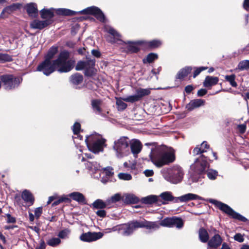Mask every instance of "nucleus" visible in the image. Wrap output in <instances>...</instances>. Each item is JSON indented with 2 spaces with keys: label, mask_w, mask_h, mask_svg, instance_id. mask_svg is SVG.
Returning <instances> with one entry per match:
<instances>
[{
  "label": "nucleus",
  "mask_w": 249,
  "mask_h": 249,
  "mask_svg": "<svg viewBox=\"0 0 249 249\" xmlns=\"http://www.w3.org/2000/svg\"><path fill=\"white\" fill-rule=\"evenodd\" d=\"M69 53L67 51H63L59 55L57 59L53 63L51 61L45 59V61L37 67L38 71H41L48 76L55 70L60 72L70 71L73 67L74 61L68 60Z\"/></svg>",
  "instance_id": "1"
},
{
  "label": "nucleus",
  "mask_w": 249,
  "mask_h": 249,
  "mask_svg": "<svg viewBox=\"0 0 249 249\" xmlns=\"http://www.w3.org/2000/svg\"><path fill=\"white\" fill-rule=\"evenodd\" d=\"M150 158L157 167L160 168L175 161V152L171 148L165 146L157 147L151 150Z\"/></svg>",
  "instance_id": "2"
},
{
  "label": "nucleus",
  "mask_w": 249,
  "mask_h": 249,
  "mask_svg": "<svg viewBox=\"0 0 249 249\" xmlns=\"http://www.w3.org/2000/svg\"><path fill=\"white\" fill-rule=\"evenodd\" d=\"M160 227L159 224L156 222H150L146 220L133 221L127 224L121 225L118 230L121 233L125 236H127L133 232L137 229L140 228H145L147 229L155 230Z\"/></svg>",
  "instance_id": "3"
},
{
  "label": "nucleus",
  "mask_w": 249,
  "mask_h": 249,
  "mask_svg": "<svg viewBox=\"0 0 249 249\" xmlns=\"http://www.w3.org/2000/svg\"><path fill=\"white\" fill-rule=\"evenodd\" d=\"M56 12L58 14L65 16L75 15L77 13L91 14L93 15L100 21L104 22L105 20V17L103 12L99 8L95 6L88 7L79 12H75L64 8L58 9Z\"/></svg>",
  "instance_id": "4"
},
{
  "label": "nucleus",
  "mask_w": 249,
  "mask_h": 249,
  "mask_svg": "<svg viewBox=\"0 0 249 249\" xmlns=\"http://www.w3.org/2000/svg\"><path fill=\"white\" fill-rule=\"evenodd\" d=\"M129 140L126 137H121L114 142L113 149L117 158L122 159L130 154Z\"/></svg>",
  "instance_id": "5"
},
{
  "label": "nucleus",
  "mask_w": 249,
  "mask_h": 249,
  "mask_svg": "<svg viewBox=\"0 0 249 249\" xmlns=\"http://www.w3.org/2000/svg\"><path fill=\"white\" fill-rule=\"evenodd\" d=\"M85 142L89 149L94 153H97L103 150V146L105 142V140L102 136L96 133H93L87 136Z\"/></svg>",
  "instance_id": "6"
},
{
  "label": "nucleus",
  "mask_w": 249,
  "mask_h": 249,
  "mask_svg": "<svg viewBox=\"0 0 249 249\" xmlns=\"http://www.w3.org/2000/svg\"><path fill=\"white\" fill-rule=\"evenodd\" d=\"M161 172L163 174L165 172H168L169 180L173 183H178L181 181L183 176V173L181 168L178 166H174L171 169H163Z\"/></svg>",
  "instance_id": "7"
},
{
  "label": "nucleus",
  "mask_w": 249,
  "mask_h": 249,
  "mask_svg": "<svg viewBox=\"0 0 249 249\" xmlns=\"http://www.w3.org/2000/svg\"><path fill=\"white\" fill-rule=\"evenodd\" d=\"M6 89H11L18 87L21 82V79L18 77H14L11 75H2L0 78Z\"/></svg>",
  "instance_id": "8"
},
{
  "label": "nucleus",
  "mask_w": 249,
  "mask_h": 249,
  "mask_svg": "<svg viewBox=\"0 0 249 249\" xmlns=\"http://www.w3.org/2000/svg\"><path fill=\"white\" fill-rule=\"evenodd\" d=\"M217 206L220 210L231 216L232 218L243 222L247 221V219L246 217L234 211L228 205L221 202H217Z\"/></svg>",
  "instance_id": "9"
},
{
  "label": "nucleus",
  "mask_w": 249,
  "mask_h": 249,
  "mask_svg": "<svg viewBox=\"0 0 249 249\" xmlns=\"http://www.w3.org/2000/svg\"><path fill=\"white\" fill-rule=\"evenodd\" d=\"M208 163L205 158L201 156L197 159L194 164L192 165L191 168L194 170V172L198 174H202L207 168Z\"/></svg>",
  "instance_id": "10"
},
{
  "label": "nucleus",
  "mask_w": 249,
  "mask_h": 249,
  "mask_svg": "<svg viewBox=\"0 0 249 249\" xmlns=\"http://www.w3.org/2000/svg\"><path fill=\"white\" fill-rule=\"evenodd\" d=\"M103 236V234L100 232H88L81 234L80 239L85 242H90L101 238Z\"/></svg>",
  "instance_id": "11"
},
{
  "label": "nucleus",
  "mask_w": 249,
  "mask_h": 249,
  "mask_svg": "<svg viewBox=\"0 0 249 249\" xmlns=\"http://www.w3.org/2000/svg\"><path fill=\"white\" fill-rule=\"evenodd\" d=\"M222 239L218 234H215L208 242V249H215L219 247L222 242Z\"/></svg>",
  "instance_id": "12"
},
{
  "label": "nucleus",
  "mask_w": 249,
  "mask_h": 249,
  "mask_svg": "<svg viewBox=\"0 0 249 249\" xmlns=\"http://www.w3.org/2000/svg\"><path fill=\"white\" fill-rule=\"evenodd\" d=\"M202 198L194 194L188 193L179 197H176L175 202H186L193 200H202Z\"/></svg>",
  "instance_id": "13"
},
{
  "label": "nucleus",
  "mask_w": 249,
  "mask_h": 249,
  "mask_svg": "<svg viewBox=\"0 0 249 249\" xmlns=\"http://www.w3.org/2000/svg\"><path fill=\"white\" fill-rule=\"evenodd\" d=\"M129 143L131 152L134 156L137 155L141 151L142 145L139 140L132 139L129 141Z\"/></svg>",
  "instance_id": "14"
},
{
  "label": "nucleus",
  "mask_w": 249,
  "mask_h": 249,
  "mask_svg": "<svg viewBox=\"0 0 249 249\" xmlns=\"http://www.w3.org/2000/svg\"><path fill=\"white\" fill-rule=\"evenodd\" d=\"M205 100L201 99H196L191 100L189 103H188L186 108L187 110L191 111L194 109L199 107L201 106H203L205 104Z\"/></svg>",
  "instance_id": "15"
},
{
  "label": "nucleus",
  "mask_w": 249,
  "mask_h": 249,
  "mask_svg": "<svg viewBox=\"0 0 249 249\" xmlns=\"http://www.w3.org/2000/svg\"><path fill=\"white\" fill-rule=\"evenodd\" d=\"M50 22L48 20L40 21L35 20L30 24V26L33 29H42L49 25Z\"/></svg>",
  "instance_id": "16"
},
{
  "label": "nucleus",
  "mask_w": 249,
  "mask_h": 249,
  "mask_svg": "<svg viewBox=\"0 0 249 249\" xmlns=\"http://www.w3.org/2000/svg\"><path fill=\"white\" fill-rule=\"evenodd\" d=\"M86 63L85 74L87 76H91L93 73V67L95 65V60H88Z\"/></svg>",
  "instance_id": "17"
},
{
  "label": "nucleus",
  "mask_w": 249,
  "mask_h": 249,
  "mask_svg": "<svg viewBox=\"0 0 249 249\" xmlns=\"http://www.w3.org/2000/svg\"><path fill=\"white\" fill-rule=\"evenodd\" d=\"M22 198L29 205L33 204L34 198L32 193L28 190H25L23 191L21 195Z\"/></svg>",
  "instance_id": "18"
},
{
  "label": "nucleus",
  "mask_w": 249,
  "mask_h": 249,
  "mask_svg": "<svg viewBox=\"0 0 249 249\" xmlns=\"http://www.w3.org/2000/svg\"><path fill=\"white\" fill-rule=\"evenodd\" d=\"M219 79L217 77L207 76L203 82V86L205 87H211L217 84Z\"/></svg>",
  "instance_id": "19"
},
{
  "label": "nucleus",
  "mask_w": 249,
  "mask_h": 249,
  "mask_svg": "<svg viewBox=\"0 0 249 249\" xmlns=\"http://www.w3.org/2000/svg\"><path fill=\"white\" fill-rule=\"evenodd\" d=\"M26 10L30 16L36 17L37 15L38 10L36 4L31 3L26 6Z\"/></svg>",
  "instance_id": "20"
},
{
  "label": "nucleus",
  "mask_w": 249,
  "mask_h": 249,
  "mask_svg": "<svg viewBox=\"0 0 249 249\" xmlns=\"http://www.w3.org/2000/svg\"><path fill=\"white\" fill-rule=\"evenodd\" d=\"M209 148V145H208L206 142H203L200 145V146H196L193 150V153L195 155H197L207 151V149Z\"/></svg>",
  "instance_id": "21"
},
{
  "label": "nucleus",
  "mask_w": 249,
  "mask_h": 249,
  "mask_svg": "<svg viewBox=\"0 0 249 249\" xmlns=\"http://www.w3.org/2000/svg\"><path fill=\"white\" fill-rule=\"evenodd\" d=\"M86 167L89 169L91 171H95L96 172L97 171L100 172L101 173L102 167L97 162L93 161H88L86 163Z\"/></svg>",
  "instance_id": "22"
},
{
  "label": "nucleus",
  "mask_w": 249,
  "mask_h": 249,
  "mask_svg": "<svg viewBox=\"0 0 249 249\" xmlns=\"http://www.w3.org/2000/svg\"><path fill=\"white\" fill-rule=\"evenodd\" d=\"M121 195L119 194H116L111 197L107 199L106 202L107 205V208H110L114 206V204L121 199Z\"/></svg>",
  "instance_id": "23"
},
{
  "label": "nucleus",
  "mask_w": 249,
  "mask_h": 249,
  "mask_svg": "<svg viewBox=\"0 0 249 249\" xmlns=\"http://www.w3.org/2000/svg\"><path fill=\"white\" fill-rule=\"evenodd\" d=\"M135 44H145L151 48H155L159 47L161 44V42L160 41L158 40H153L149 42H145L143 41H139L136 42Z\"/></svg>",
  "instance_id": "24"
},
{
  "label": "nucleus",
  "mask_w": 249,
  "mask_h": 249,
  "mask_svg": "<svg viewBox=\"0 0 249 249\" xmlns=\"http://www.w3.org/2000/svg\"><path fill=\"white\" fill-rule=\"evenodd\" d=\"M192 70L191 67H186L181 69L177 75V78L182 79L184 77L187 76V75Z\"/></svg>",
  "instance_id": "25"
},
{
  "label": "nucleus",
  "mask_w": 249,
  "mask_h": 249,
  "mask_svg": "<svg viewBox=\"0 0 249 249\" xmlns=\"http://www.w3.org/2000/svg\"><path fill=\"white\" fill-rule=\"evenodd\" d=\"M70 79L71 83L74 85H77L82 83L83 80V77L81 74L78 73H76L72 75L70 77Z\"/></svg>",
  "instance_id": "26"
},
{
  "label": "nucleus",
  "mask_w": 249,
  "mask_h": 249,
  "mask_svg": "<svg viewBox=\"0 0 249 249\" xmlns=\"http://www.w3.org/2000/svg\"><path fill=\"white\" fill-rule=\"evenodd\" d=\"M53 9H43L40 11L41 17L44 19H50L53 17Z\"/></svg>",
  "instance_id": "27"
},
{
  "label": "nucleus",
  "mask_w": 249,
  "mask_h": 249,
  "mask_svg": "<svg viewBox=\"0 0 249 249\" xmlns=\"http://www.w3.org/2000/svg\"><path fill=\"white\" fill-rule=\"evenodd\" d=\"M69 196L78 202H84L85 201V197L83 194L79 192H73L69 195Z\"/></svg>",
  "instance_id": "28"
},
{
  "label": "nucleus",
  "mask_w": 249,
  "mask_h": 249,
  "mask_svg": "<svg viewBox=\"0 0 249 249\" xmlns=\"http://www.w3.org/2000/svg\"><path fill=\"white\" fill-rule=\"evenodd\" d=\"M199 238L203 243H206L209 240V234L207 231L203 229H200L199 230Z\"/></svg>",
  "instance_id": "29"
},
{
  "label": "nucleus",
  "mask_w": 249,
  "mask_h": 249,
  "mask_svg": "<svg viewBox=\"0 0 249 249\" xmlns=\"http://www.w3.org/2000/svg\"><path fill=\"white\" fill-rule=\"evenodd\" d=\"M160 196L165 201H174L175 202L176 198V197L172 195V193L170 192H163L160 195Z\"/></svg>",
  "instance_id": "30"
},
{
  "label": "nucleus",
  "mask_w": 249,
  "mask_h": 249,
  "mask_svg": "<svg viewBox=\"0 0 249 249\" xmlns=\"http://www.w3.org/2000/svg\"><path fill=\"white\" fill-rule=\"evenodd\" d=\"M92 206L94 208L96 209H104L105 208H107V205L106 201H103L102 199H97L93 203Z\"/></svg>",
  "instance_id": "31"
},
{
  "label": "nucleus",
  "mask_w": 249,
  "mask_h": 249,
  "mask_svg": "<svg viewBox=\"0 0 249 249\" xmlns=\"http://www.w3.org/2000/svg\"><path fill=\"white\" fill-rule=\"evenodd\" d=\"M58 48L57 47H52L49 50L45 57V59L50 60L53 57L54 55L57 53Z\"/></svg>",
  "instance_id": "32"
},
{
  "label": "nucleus",
  "mask_w": 249,
  "mask_h": 249,
  "mask_svg": "<svg viewBox=\"0 0 249 249\" xmlns=\"http://www.w3.org/2000/svg\"><path fill=\"white\" fill-rule=\"evenodd\" d=\"M101 102L99 100H93L91 102V105L94 111L97 113H100L101 112V109L100 108Z\"/></svg>",
  "instance_id": "33"
},
{
  "label": "nucleus",
  "mask_w": 249,
  "mask_h": 249,
  "mask_svg": "<svg viewBox=\"0 0 249 249\" xmlns=\"http://www.w3.org/2000/svg\"><path fill=\"white\" fill-rule=\"evenodd\" d=\"M174 217L166 218L160 222V225L164 227H173V223H174Z\"/></svg>",
  "instance_id": "34"
},
{
  "label": "nucleus",
  "mask_w": 249,
  "mask_h": 249,
  "mask_svg": "<svg viewBox=\"0 0 249 249\" xmlns=\"http://www.w3.org/2000/svg\"><path fill=\"white\" fill-rule=\"evenodd\" d=\"M105 29L107 32L109 34L111 35L114 37V38L117 40H119L120 38H121V35H120V34L112 27H106Z\"/></svg>",
  "instance_id": "35"
},
{
  "label": "nucleus",
  "mask_w": 249,
  "mask_h": 249,
  "mask_svg": "<svg viewBox=\"0 0 249 249\" xmlns=\"http://www.w3.org/2000/svg\"><path fill=\"white\" fill-rule=\"evenodd\" d=\"M61 243L60 239L58 237H53L48 239L47 241V244L51 247H56Z\"/></svg>",
  "instance_id": "36"
},
{
  "label": "nucleus",
  "mask_w": 249,
  "mask_h": 249,
  "mask_svg": "<svg viewBox=\"0 0 249 249\" xmlns=\"http://www.w3.org/2000/svg\"><path fill=\"white\" fill-rule=\"evenodd\" d=\"M235 75L234 74H231L230 75H226L225 76V80L229 82L230 85L233 87H236L237 86V84L235 82Z\"/></svg>",
  "instance_id": "37"
},
{
  "label": "nucleus",
  "mask_w": 249,
  "mask_h": 249,
  "mask_svg": "<svg viewBox=\"0 0 249 249\" xmlns=\"http://www.w3.org/2000/svg\"><path fill=\"white\" fill-rule=\"evenodd\" d=\"M81 129V125L80 124L78 123H75L73 126H72V131L74 135H76L77 136L78 138H79L80 140H82V136L79 135V133Z\"/></svg>",
  "instance_id": "38"
},
{
  "label": "nucleus",
  "mask_w": 249,
  "mask_h": 249,
  "mask_svg": "<svg viewBox=\"0 0 249 249\" xmlns=\"http://www.w3.org/2000/svg\"><path fill=\"white\" fill-rule=\"evenodd\" d=\"M150 93L149 89H139L137 90L136 94L140 99L142 97L148 95Z\"/></svg>",
  "instance_id": "39"
},
{
  "label": "nucleus",
  "mask_w": 249,
  "mask_h": 249,
  "mask_svg": "<svg viewBox=\"0 0 249 249\" xmlns=\"http://www.w3.org/2000/svg\"><path fill=\"white\" fill-rule=\"evenodd\" d=\"M238 69L240 71L249 69V60H245L241 61L238 65Z\"/></svg>",
  "instance_id": "40"
},
{
  "label": "nucleus",
  "mask_w": 249,
  "mask_h": 249,
  "mask_svg": "<svg viewBox=\"0 0 249 249\" xmlns=\"http://www.w3.org/2000/svg\"><path fill=\"white\" fill-rule=\"evenodd\" d=\"M158 58V55L156 53H150L148 54L146 57L143 59V63H151Z\"/></svg>",
  "instance_id": "41"
},
{
  "label": "nucleus",
  "mask_w": 249,
  "mask_h": 249,
  "mask_svg": "<svg viewBox=\"0 0 249 249\" xmlns=\"http://www.w3.org/2000/svg\"><path fill=\"white\" fill-rule=\"evenodd\" d=\"M102 174H105L107 177H111L113 174V169L111 167H107L105 168H102L101 171V173H100V176H101Z\"/></svg>",
  "instance_id": "42"
},
{
  "label": "nucleus",
  "mask_w": 249,
  "mask_h": 249,
  "mask_svg": "<svg viewBox=\"0 0 249 249\" xmlns=\"http://www.w3.org/2000/svg\"><path fill=\"white\" fill-rule=\"evenodd\" d=\"M12 60L11 56L4 53H0V63L10 62Z\"/></svg>",
  "instance_id": "43"
},
{
  "label": "nucleus",
  "mask_w": 249,
  "mask_h": 249,
  "mask_svg": "<svg viewBox=\"0 0 249 249\" xmlns=\"http://www.w3.org/2000/svg\"><path fill=\"white\" fill-rule=\"evenodd\" d=\"M123 98H116V105L118 110H124L127 107V105L124 102Z\"/></svg>",
  "instance_id": "44"
},
{
  "label": "nucleus",
  "mask_w": 249,
  "mask_h": 249,
  "mask_svg": "<svg viewBox=\"0 0 249 249\" xmlns=\"http://www.w3.org/2000/svg\"><path fill=\"white\" fill-rule=\"evenodd\" d=\"M124 200L127 202L134 203L138 201V198L133 195L128 194L125 196Z\"/></svg>",
  "instance_id": "45"
},
{
  "label": "nucleus",
  "mask_w": 249,
  "mask_h": 249,
  "mask_svg": "<svg viewBox=\"0 0 249 249\" xmlns=\"http://www.w3.org/2000/svg\"><path fill=\"white\" fill-rule=\"evenodd\" d=\"M143 202L146 204H151L158 200V197L156 196H149L143 198Z\"/></svg>",
  "instance_id": "46"
},
{
  "label": "nucleus",
  "mask_w": 249,
  "mask_h": 249,
  "mask_svg": "<svg viewBox=\"0 0 249 249\" xmlns=\"http://www.w3.org/2000/svg\"><path fill=\"white\" fill-rule=\"evenodd\" d=\"M123 100L125 102L134 103L139 101L140 99L136 94L135 95H130L126 97L123 98Z\"/></svg>",
  "instance_id": "47"
},
{
  "label": "nucleus",
  "mask_w": 249,
  "mask_h": 249,
  "mask_svg": "<svg viewBox=\"0 0 249 249\" xmlns=\"http://www.w3.org/2000/svg\"><path fill=\"white\" fill-rule=\"evenodd\" d=\"M70 232L71 231L68 229H65L63 230H62L58 233V238L60 239H66L68 238Z\"/></svg>",
  "instance_id": "48"
},
{
  "label": "nucleus",
  "mask_w": 249,
  "mask_h": 249,
  "mask_svg": "<svg viewBox=\"0 0 249 249\" xmlns=\"http://www.w3.org/2000/svg\"><path fill=\"white\" fill-rule=\"evenodd\" d=\"M174 221L173 223V227L176 226L178 228H181L182 227L183 222L181 219L174 217Z\"/></svg>",
  "instance_id": "49"
},
{
  "label": "nucleus",
  "mask_w": 249,
  "mask_h": 249,
  "mask_svg": "<svg viewBox=\"0 0 249 249\" xmlns=\"http://www.w3.org/2000/svg\"><path fill=\"white\" fill-rule=\"evenodd\" d=\"M118 178L122 180H130L132 179V176L128 173H121L118 174Z\"/></svg>",
  "instance_id": "50"
},
{
  "label": "nucleus",
  "mask_w": 249,
  "mask_h": 249,
  "mask_svg": "<svg viewBox=\"0 0 249 249\" xmlns=\"http://www.w3.org/2000/svg\"><path fill=\"white\" fill-rule=\"evenodd\" d=\"M207 176L210 179H215L218 175V173L213 170H209L207 172Z\"/></svg>",
  "instance_id": "51"
},
{
  "label": "nucleus",
  "mask_w": 249,
  "mask_h": 249,
  "mask_svg": "<svg viewBox=\"0 0 249 249\" xmlns=\"http://www.w3.org/2000/svg\"><path fill=\"white\" fill-rule=\"evenodd\" d=\"M85 68H86L85 62L80 61L77 63V64L75 67V70L76 71H81L83 69L85 70Z\"/></svg>",
  "instance_id": "52"
},
{
  "label": "nucleus",
  "mask_w": 249,
  "mask_h": 249,
  "mask_svg": "<svg viewBox=\"0 0 249 249\" xmlns=\"http://www.w3.org/2000/svg\"><path fill=\"white\" fill-rule=\"evenodd\" d=\"M207 68H208L206 67H201L196 68L194 72V78H195L196 76H197L202 71L207 70Z\"/></svg>",
  "instance_id": "53"
},
{
  "label": "nucleus",
  "mask_w": 249,
  "mask_h": 249,
  "mask_svg": "<svg viewBox=\"0 0 249 249\" xmlns=\"http://www.w3.org/2000/svg\"><path fill=\"white\" fill-rule=\"evenodd\" d=\"M234 239L235 240L240 243L243 242L244 240L243 236L240 233L236 234L234 236Z\"/></svg>",
  "instance_id": "54"
},
{
  "label": "nucleus",
  "mask_w": 249,
  "mask_h": 249,
  "mask_svg": "<svg viewBox=\"0 0 249 249\" xmlns=\"http://www.w3.org/2000/svg\"><path fill=\"white\" fill-rule=\"evenodd\" d=\"M46 245L45 242L43 240H40L38 245L36 247V249H45Z\"/></svg>",
  "instance_id": "55"
},
{
  "label": "nucleus",
  "mask_w": 249,
  "mask_h": 249,
  "mask_svg": "<svg viewBox=\"0 0 249 249\" xmlns=\"http://www.w3.org/2000/svg\"><path fill=\"white\" fill-rule=\"evenodd\" d=\"M42 208L40 207L37 208L35 210V216L38 218L42 213Z\"/></svg>",
  "instance_id": "56"
},
{
  "label": "nucleus",
  "mask_w": 249,
  "mask_h": 249,
  "mask_svg": "<svg viewBox=\"0 0 249 249\" xmlns=\"http://www.w3.org/2000/svg\"><path fill=\"white\" fill-rule=\"evenodd\" d=\"M96 213L101 217H104L106 215V212L104 210H98L96 212Z\"/></svg>",
  "instance_id": "57"
},
{
  "label": "nucleus",
  "mask_w": 249,
  "mask_h": 249,
  "mask_svg": "<svg viewBox=\"0 0 249 249\" xmlns=\"http://www.w3.org/2000/svg\"><path fill=\"white\" fill-rule=\"evenodd\" d=\"M6 216H7V221L8 223H14L15 222V221H16L15 218L14 217L11 216V215L10 214H7L6 215Z\"/></svg>",
  "instance_id": "58"
},
{
  "label": "nucleus",
  "mask_w": 249,
  "mask_h": 249,
  "mask_svg": "<svg viewBox=\"0 0 249 249\" xmlns=\"http://www.w3.org/2000/svg\"><path fill=\"white\" fill-rule=\"evenodd\" d=\"M128 50L132 52L136 53L138 51L139 49L132 44L129 46Z\"/></svg>",
  "instance_id": "59"
},
{
  "label": "nucleus",
  "mask_w": 249,
  "mask_h": 249,
  "mask_svg": "<svg viewBox=\"0 0 249 249\" xmlns=\"http://www.w3.org/2000/svg\"><path fill=\"white\" fill-rule=\"evenodd\" d=\"M207 90L204 89H201L197 91V95L198 96H202L207 93Z\"/></svg>",
  "instance_id": "60"
},
{
  "label": "nucleus",
  "mask_w": 249,
  "mask_h": 249,
  "mask_svg": "<svg viewBox=\"0 0 249 249\" xmlns=\"http://www.w3.org/2000/svg\"><path fill=\"white\" fill-rule=\"evenodd\" d=\"M238 128L241 133H243L246 130V126L245 124H240L238 126Z\"/></svg>",
  "instance_id": "61"
},
{
  "label": "nucleus",
  "mask_w": 249,
  "mask_h": 249,
  "mask_svg": "<svg viewBox=\"0 0 249 249\" xmlns=\"http://www.w3.org/2000/svg\"><path fill=\"white\" fill-rule=\"evenodd\" d=\"M144 173L146 177H150L153 176L154 172L152 170H146L144 171Z\"/></svg>",
  "instance_id": "62"
},
{
  "label": "nucleus",
  "mask_w": 249,
  "mask_h": 249,
  "mask_svg": "<svg viewBox=\"0 0 249 249\" xmlns=\"http://www.w3.org/2000/svg\"><path fill=\"white\" fill-rule=\"evenodd\" d=\"M193 87L191 85L187 86L185 88V90L187 93H190L193 89Z\"/></svg>",
  "instance_id": "63"
},
{
  "label": "nucleus",
  "mask_w": 249,
  "mask_h": 249,
  "mask_svg": "<svg viewBox=\"0 0 249 249\" xmlns=\"http://www.w3.org/2000/svg\"><path fill=\"white\" fill-rule=\"evenodd\" d=\"M61 203L63 202H69L70 201V199L66 196H61L59 198Z\"/></svg>",
  "instance_id": "64"
}]
</instances>
